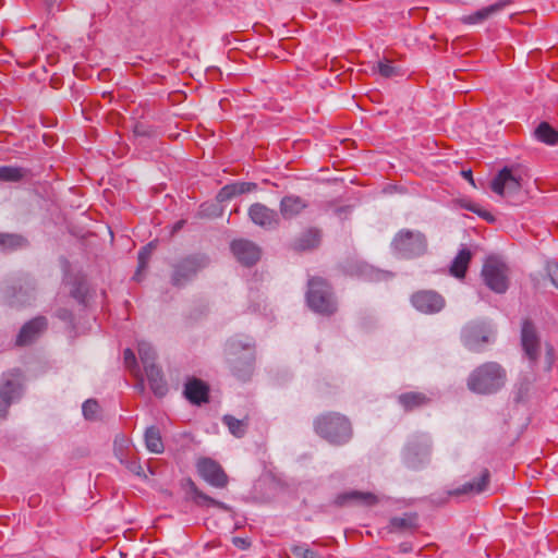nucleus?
Here are the masks:
<instances>
[{"mask_svg":"<svg viewBox=\"0 0 558 558\" xmlns=\"http://www.w3.org/2000/svg\"><path fill=\"white\" fill-rule=\"evenodd\" d=\"M190 497L198 507H217L222 511H231V507L222 501L216 500L213 497L201 492L192 480L187 481Z\"/></svg>","mask_w":558,"mask_h":558,"instance_id":"23","label":"nucleus"},{"mask_svg":"<svg viewBox=\"0 0 558 558\" xmlns=\"http://www.w3.org/2000/svg\"><path fill=\"white\" fill-rule=\"evenodd\" d=\"M462 175L472 184L474 185V180H473V177H472V171L471 170H463L462 171Z\"/></svg>","mask_w":558,"mask_h":558,"instance_id":"51","label":"nucleus"},{"mask_svg":"<svg viewBox=\"0 0 558 558\" xmlns=\"http://www.w3.org/2000/svg\"><path fill=\"white\" fill-rule=\"evenodd\" d=\"M257 189L254 182H233L225 185L217 194L218 202H227L236 195L253 192Z\"/></svg>","mask_w":558,"mask_h":558,"instance_id":"26","label":"nucleus"},{"mask_svg":"<svg viewBox=\"0 0 558 558\" xmlns=\"http://www.w3.org/2000/svg\"><path fill=\"white\" fill-rule=\"evenodd\" d=\"M507 271V266L502 262L489 258L483 266L482 277L492 291L502 294L509 287Z\"/></svg>","mask_w":558,"mask_h":558,"instance_id":"11","label":"nucleus"},{"mask_svg":"<svg viewBox=\"0 0 558 558\" xmlns=\"http://www.w3.org/2000/svg\"><path fill=\"white\" fill-rule=\"evenodd\" d=\"M291 553L294 558H324L317 551L311 549L306 544L292 545Z\"/></svg>","mask_w":558,"mask_h":558,"instance_id":"39","label":"nucleus"},{"mask_svg":"<svg viewBox=\"0 0 558 558\" xmlns=\"http://www.w3.org/2000/svg\"><path fill=\"white\" fill-rule=\"evenodd\" d=\"M135 388H136L138 391L143 392V391L145 390L144 380H143V379H141V380L136 384Z\"/></svg>","mask_w":558,"mask_h":558,"instance_id":"52","label":"nucleus"},{"mask_svg":"<svg viewBox=\"0 0 558 558\" xmlns=\"http://www.w3.org/2000/svg\"><path fill=\"white\" fill-rule=\"evenodd\" d=\"M197 472L204 481L216 488L228 485V475L218 462L210 458H201L196 463Z\"/></svg>","mask_w":558,"mask_h":558,"instance_id":"14","label":"nucleus"},{"mask_svg":"<svg viewBox=\"0 0 558 558\" xmlns=\"http://www.w3.org/2000/svg\"><path fill=\"white\" fill-rule=\"evenodd\" d=\"M506 383V371L496 362H488L472 372L468 379L471 391L482 395L497 392Z\"/></svg>","mask_w":558,"mask_h":558,"instance_id":"3","label":"nucleus"},{"mask_svg":"<svg viewBox=\"0 0 558 558\" xmlns=\"http://www.w3.org/2000/svg\"><path fill=\"white\" fill-rule=\"evenodd\" d=\"M144 439L148 451L153 453H161L163 451L165 447L158 427H147L144 434Z\"/></svg>","mask_w":558,"mask_h":558,"instance_id":"32","label":"nucleus"},{"mask_svg":"<svg viewBox=\"0 0 558 558\" xmlns=\"http://www.w3.org/2000/svg\"><path fill=\"white\" fill-rule=\"evenodd\" d=\"M123 361H124L125 367L129 371H131L132 373L138 372L140 368H138L137 360H136V356L132 349L126 348L123 351Z\"/></svg>","mask_w":558,"mask_h":558,"instance_id":"44","label":"nucleus"},{"mask_svg":"<svg viewBox=\"0 0 558 558\" xmlns=\"http://www.w3.org/2000/svg\"><path fill=\"white\" fill-rule=\"evenodd\" d=\"M521 169L519 166L504 167L493 179L490 187L498 195H510L521 189Z\"/></svg>","mask_w":558,"mask_h":558,"instance_id":"12","label":"nucleus"},{"mask_svg":"<svg viewBox=\"0 0 558 558\" xmlns=\"http://www.w3.org/2000/svg\"><path fill=\"white\" fill-rule=\"evenodd\" d=\"M137 352L141 359V362L146 366L155 365V360L157 357V353L155 348L147 341L141 340L137 342Z\"/></svg>","mask_w":558,"mask_h":558,"instance_id":"37","label":"nucleus"},{"mask_svg":"<svg viewBox=\"0 0 558 558\" xmlns=\"http://www.w3.org/2000/svg\"><path fill=\"white\" fill-rule=\"evenodd\" d=\"M315 432L329 444L341 446L352 437L350 421L339 413H327L314 421Z\"/></svg>","mask_w":558,"mask_h":558,"instance_id":"4","label":"nucleus"},{"mask_svg":"<svg viewBox=\"0 0 558 558\" xmlns=\"http://www.w3.org/2000/svg\"><path fill=\"white\" fill-rule=\"evenodd\" d=\"M495 329L489 322L474 320L466 324L461 332L463 344L471 351H480L492 341Z\"/></svg>","mask_w":558,"mask_h":558,"instance_id":"10","label":"nucleus"},{"mask_svg":"<svg viewBox=\"0 0 558 558\" xmlns=\"http://www.w3.org/2000/svg\"><path fill=\"white\" fill-rule=\"evenodd\" d=\"M64 286L70 287L69 293L80 305L86 306V296L88 293V286L83 276L71 275L65 272L63 277Z\"/></svg>","mask_w":558,"mask_h":558,"instance_id":"19","label":"nucleus"},{"mask_svg":"<svg viewBox=\"0 0 558 558\" xmlns=\"http://www.w3.org/2000/svg\"><path fill=\"white\" fill-rule=\"evenodd\" d=\"M544 363H545L544 369L546 372H549L553 366V363H554V349L549 344L546 345V356H545Z\"/></svg>","mask_w":558,"mask_h":558,"instance_id":"48","label":"nucleus"},{"mask_svg":"<svg viewBox=\"0 0 558 558\" xmlns=\"http://www.w3.org/2000/svg\"><path fill=\"white\" fill-rule=\"evenodd\" d=\"M432 438L426 433L413 435L407 442L402 459L410 469H420L428 462L432 452Z\"/></svg>","mask_w":558,"mask_h":558,"instance_id":"7","label":"nucleus"},{"mask_svg":"<svg viewBox=\"0 0 558 558\" xmlns=\"http://www.w3.org/2000/svg\"><path fill=\"white\" fill-rule=\"evenodd\" d=\"M48 327V319L45 316H36L25 323L16 336V345L24 347L37 340Z\"/></svg>","mask_w":558,"mask_h":558,"instance_id":"18","label":"nucleus"},{"mask_svg":"<svg viewBox=\"0 0 558 558\" xmlns=\"http://www.w3.org/2000/svg\"><path fill=\"white\" fill-rule=\"evenodd\" d=\"M248 217L254 225L265 230H275L280 225L279 214L262 203H254L250 206Z\"/></svg>","mask_w":558,"mask_h":558,"instance_id":"15","label":"nucleus"},{"mask_svg":"<svg viewBox=\"0 0 558 558\" xmlns=\"http://www.w3.org/2000/svg\"><path fill=\"white\" fill-rule=\"evenodd\" d=\"M209 388L201 379H190L184 387L185 398L193 404H202L208 401Z\"/></svg>","mask_w":558,"mask_h":558,"instance_id":"21","label":"nucleus"},{"mask_svg":"<svg viewBox=\"0 0 558 558\" xmlns=\"http://www.w3.org/2000/svg\"><path fill=\"white\" fill-rule=\"evenodd\" d=\"M54 315L64 323H68L70 325L74 324V314L69 308L60 307L56 311Z\"/></svg>","mask_w":558,"mask_h":558,"instance_id":"46","label":"nucleus"},{"mask_svg":"<svg viewBox=\"0 0 558 558\" xmlns=\"http://www.w3.org/2000/svg\"><path fill=\"white\" fill-rule=\"evenodd\" d=\"M99 404L94 399L86 400L82 405V412L86 420L94 421L97 418Z\"/></svg>","mask_w":558,"mask_h":558,"instance_id":"40","label":"nucleus"},{"mask_svg":"<svg viewBox=\"0 0 558 558\" xmlns=\"http://www.w3.org/2000/svg\"><path fill=\"white\" fill-rule=\"evenodd\" d=\"M534 135L537 141L546 145L554 146L558 144V131L546 121H543L537 125L534 131Z\"/></svg>","mask_w":558,"mask_h":558,"instance_id":"31","label":"nucleus"},{"mask_svg":"<svg viewBox=\"0 0 558 558\" xmlns=\"http://www.w3.org/2000/svg\"><path fill=\"white\" fill-rule=\"evenodd\" d=\"M399 547H400V551L403 553V554H407V553L412 550V545L410 543H407V542L405 543H401Z\"/></svg>","mask_w":558,"mask_h":558,"instance_id":"50","label":"nucleus"},{"mask_svg":"<svg viewBox=\"0 0 558 558\" xmlns=\"http://www.w3.org/2000/svg\"><path fill=\"white\" fill-rule=\"evenodd\" d=\"M231 251L238 262L246 267L255 265L260 258V248L250 240L232 241Z\"/></svg>","mask_w":558,"mask_h":558,"instance_id":"17","label":"nucleus"},{"mask_svg":"<svg viewBox=\"0 0 558 558\" xmlns=\"http://www.w3.org/2000/svg\"><path fill=\"white\" fill-rule=\"evenodd\" d=\"M1 300L9 306L21 307L33 304L37 298V283L34 277L23 274L0 287Z\"/></svg>","mask_w":558,"mask_h":558,"instance_id":"2","label":"nucleus"},{"mask_svg":"<svg viewBox=\"0 0 558 558\" xmlns=\"http://www.w3.org/2000/svg\"><path fill=\"white\" fill-rule=\"evenodd\" d=\"M226 355L233 375L246 380L251 377L255 360L254 341L250 337L235 336L226 344Z\"/></svg>","mask_w":558,"mask_h":558,"instance_id":"1","label":"nucleus"},{"mask_svg":"<svg viewBox=\"0 0 558 558\" xmlns=\"http://www.w3.org/2000/svg\"><path fill=\"white\" fill-rule=\"evenodd\" d=\"M411 302L417 311L425 314L438 313L445 306V299L439 293L430 290L414 293Z\"/></svg>","mask_w":558,"mask_h":558,"instance_id":"16","label":"nucleus"},{"mask_svg":"<svg viewBox=\"0 0 558 558\" xmlns=\"http://www.w3.org/2000/svg\"><path fill=\"white\" fill-rule=\"evenodd\" d=\"M145 374L148 379L149 387L156 397H163L168 392V385L166 379L163 378V374L160 367L156 364L146 366L144 368Z\"/></svg>","mask_w":558,"mask_h":558,"instance_id":"25","label":"nucleus"},{"mask_svg":"<svg viewBox=\"0 0 558 558\" xmlns=\"http://www.w3.org/2000/svg\"><path fill=\"white\" fill-rule=\"evenodd\" d=\"M462 207L465 208L469 211H472V213L476 214L477 216H480L481 218L485 219L488 222H493L495 220L494 216L489 211L481 208L475 203L463 202L462 203Z\"/></svg>","mask_w":558,"mask_h":558,"instance_id":"41","label":"nucleus"},{"mask_svg":"<svg viewBox=\"0 0 558 558\" xmlns=\"http://www.w3.org/2000/svg\"><path fill=\"white\" fill-rule=\"evenodd\" d=\"M322 233L316 228H310L304 231L293 243L295 251H308L317 247L320 243Z\"/></svg>","mask_w":558,"mask_h":558,"instance_id":"27","label":"nucleus"},{"mask_svg":"<svg viewBox=\"0 0 558 558\" xmlns=\"http://www.w3.org/2000/svg\"><path fill=\"white\" fill-rule=\"evenodd\" d=\"M307 206V202L301 196L293 194L286 195L280 201V216L284 220H291L299 216Z\"/></svg>","mask_w":558,"mask_h":558,"instance_id":"20","label":"nucleus"},{"mask_svg":"<svg viewBox=\"0 0 558 558\" xmlns=\"http://www.w3.org/2000/svg\"><path fill=\"white\" fill-rule=\"evenodd\" d=\"M182 225H183V221H178V222L175 223V226H174V229H175V230L180 229V228L182 227Z\"/></svg>","mask_w":558,"mask_h":558,"instance_id":"53","label":"nucleus"},{"mask_svg":"<svg viewBox=\"0 0 558 558\" xmlns=\"http://www.w3.org/2000/svg\"><path fill=\"white\" fill-rule=\"evenodd\" d=\"M378 73L386 78L393 77L399 74V70L390 64L388 60L379 61L377 63Z\"/></svg>","mask_w":558,"mask_h":558,"instance_id":"43","label":"nucleus"},{"mask_svg":"<svg viewBox=\"0 0 558 558\" xmlns=\"http://www.w3.org/2000/svg\"><path fill=\"white\" fill-rule=\"evenodd\" d=\"M490 473L488 469L481 471L480 477L469 481L451 492L453 495H477L483 493L489 482Z\"/></svg>","mask_w":558,"mask_h":558,"instance_id":"24","label":"nucleus"},{"mask_svg":"<svg viewBox=\"0 0 558 558\" xmlns=\"http://www.w3.org/2000/svg\"><path fill=\"white\" fill-rule=\"evenodd\" d=\"M535 379V375H525L519 379L513 389V399L515 402L519 403L526 400L531 386Z\"/></svg>","mask_w":558,"mask_h":558,"instance_id":"35","label":"nucleus"},{"mask_svg":"<svg viewBox=\"0 0 558 558\" xmlns=\"http://www.w3.org/2000/svg\"><path fill=\"white\" fill-rule=\"evenodd\" d=\"M361 276L367 277L369 280H383L390 276L389 272L374 269L367 265L361 266Z\"/></svg>","mask_w":558,"mask_h":558,"instance_id":"42","label":"nucleus"},{"mask_svg":"<svg viewBox=\"0 0 558 558\" xmlns=\"http://www.w3.org/2000/svg\"><path fill=\"white\" fill-rule=\"evenodd\" d=\"M418 517L416 513H404L402 517H393L389 521L391 532H407L417 527Z\"/></svg>","mask_w":558,"mask_h":558,"instance_id":"29","label":"nucleus"},{"mask_svg":"<svg viewBox=\"0 0 558 558\" xmlns=\"http://www.w3.org/2000/svg\"><path fill=\"white\" fill-rule=\"evenodd\" d=\"M377 502V497L371 493H363L359 490H350L339 494L335 504L337 506L343 507L349 505H375Z\"/></svg>","mask_w":558,"mask_h":558,"instance_id":"22","label":"nucleus"},{"mask_svg":"<svg viewBox=\"0 0 558 558\" xmlns=\"http://www.w3.org/2000/svg\"><path fill=\"white\" fill-rule=\"evenodd\" d=\"M148 256H149V251L147 247H143L138 252V269H137V272L134 275L135 280H140V271H141V269H143L145 267Z\"/></svg>","mask_w":558,"mask_h":558,"instance_id":"47","label":"nucleus"},{"mask_svg":"<svg viewBox=\"0 0 558 558\" xmlns=\"http://www.w3.org/2000/svg\"><path fill=\"white\" fill-rule=\"evenodd\" d=\"M232 544L242 550H245L251 546V542L247 538L239 536L232 538Z\"/></svg>","mask_w":558,"mask_h":558,"instance_id":"49","label":"nucleus"},{"mask_svg":"<svg viewBox=\"0 0 558 558\" xmlns=\"http://www.w3.org/2000/svg\"><path fill=\"white\" fill-rule=\"evenodd\" d=\"M429 399L422 392H405L401 393L398 397L399 404L405 410V411H412L416 408L425 405Z\"/></svg>","mask_w":558,"mask_h":558,"instance_id":"30","label":"nucleus"},{"mask_svg":"<svg viewBox=\"0 0 558 558\" xmlns=\"http://www.w3.org/2000/svg\"><path fill=\"white\" fill-rule=\"evenodd\" d=\"M23 393V373L19 368L3 373L0 378V417H4L10 405Z\"/></svg>","mask_w":558,"mask_h":558,"instance_id":"8","label":"nucleus"},{"mask_svg":"<svg viewBox=\"0 0 558 558\" xmlns=\"http://www.w3.org/2000/svg\"><path fill=\"white\" fill-rule=\"evenodd\" d=\"M521 345L533 371L541 354V339L536 327L530 319H524L521 327Z\"/></svg>","mask_w":558,"mask_h":558,"instance_id":"13","label":"nucleus"},{"mask_svg":"<svg viewBox=\"0 0 558 558\" xmlns=\"http://www.w3.org/2000/svg\"><path fill=\"white\" fill-rule=\"evenodd\" d=\"M222 423L228 427L229 432L236 438L243 437L246 433V420H238L230 414H226L222 417Z\"/></svg>","mask_w":558,"mask_h":558,"instance_id":"36","label":"nucleus"},{"mask_svg":"<svg viewBox=\"0 0 558 558\" xmlns=\"http://www.w3.org/2000/svg\"><path fill=\"white\" fill-rule=\"evenodd\" d=\"M306 301L310 308L323 315H331L337 311V303L330 286L322 278L308 280Z\"/></svg>","mask_w":558,"mask_h":558,"instance_id":"5","label":"nucleus"},{"mask_svg":"<svg viewBox=\"0 0 558 558\" xmlns=\"http://www.w3.org/2000/svg\"><path fill=\"white\" fill-rule=\"evenodd\" d=\"M546 274L550 282L558 289V264L555 260L546 263Z\"/></svg>","mask_w":558,"mask_h":558,"instance_id":"45","label":"nucleus"},{"mask_svg":"<svg viewBox=\"0 0 558 558\" xmlns=\"http://www.w3.org/2000/svg\"><path fill=\"white\" fill-rule=\"evenodd\" d=\"M26 241L23 236L14 233L0 232V252H13L25 245Z\"/></svg>","mask_w":558,"mask_h":558,"instance_id":"34","label":"nucleus"},{"mask_svg":"<svg viewBox=\"0 0 558 558\" xmlns=\"http://www.w3.org/2000/svg\"><path fill=\"white\" fill-rule=\"evenodd\" d=\"M210 259L205 254L189 255L173 265L171 283L181 288L193 280L199 271L209 266Z\"/></svg>","mask_w":558,"mask_h":558,"instance_id":"6","label":"nucleus"},{"mask_svg":"<svg viewBox=\"0 0 558 558\" xmlns=\"http://www.w3.org/2000/svg\"><path fill=\"white\" fill-rule=\"evenodd\" d=\"M392 246L401 257L413 258L426 252L427 240L420 231L401 230L395 236Z\"/></svg>","mask_w":558,"mask_h":558,"instance_id":"9","label":"nucleus"},{"mask_svg":"<svg viewBox=\"0 0 558 558\" xmlns=\"http://www.w3.org/2000/svg\"><path fill=\"white\" fill-rule=\"evenodd\" d=\"M510 3H511V0H499L496 3L490 4V5L486 7V8H483L481 10L476 11L475 13L466 16L464 19V22H466L469 24L481 23L484 20H486L489 16H492L493 14L504 10Z\"/></svg>","mask_w":558,"mask_h":558,"instance_id":"28","label":"nucleus"},{"mask_svg":"<svg viewBox=\"0 0 558 558\" xmlns=\"http://www.w3.org/2000/svg\"><path fill=\"white\" fill-rule=\"evenodd\" d=\"M472 254L468 248H462L459 251L458 255L454 257L450 271L457 278H463L468 268V265L471 260Z\"/></svg>","mask_w":558,"mask_h":558,"instance_id":"33","label":"nucleus"},{"mask_svg":"<svg viewBox=\"0 0 558 558\" xmlns=\"http://www.w3.org/2000/svg\"><path fill=\"white\" fill-rule=\"evenodd\" d=\"M26 174V171L21 167L1 166L0 167V181L3 182H19Z\"/></svg>","mask_w":558,"mask_h":558,"instance_id":"38","label":"nucleus"}]
</instances>
